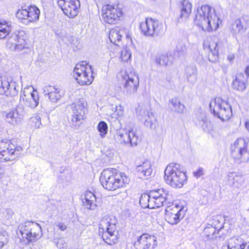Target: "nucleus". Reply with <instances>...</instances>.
<instances>
[{
	"label": "nucleus",
	"instance_id": "37",
	"mask_svg": "<svg viewBox=\"0 0 249 249\" xmlns=\"http://www.w3.org/2000/svg\"><path fill=\"white\" fill-rule=\"evenodd\" d=\"M5 92L2 95L6 96H14L18 94V90L16 89V84L10 78L8 80V84L5 86Z\"/></svg>",
	"mask_w": 249,
	"mask_h": 249
},
{
	"label": "nucleus",
	"instance_id": "44",
	"mask_svg": "<svg viewBox=\"0 0 249 249\" xmlns=\"http://www.w3.org/2000/svg\"><path fill=\"white\" fill-rule=\"evenodd\" d=\"M27 9H19L16 13V17L19 19L27 20Z\"/></svg>",
	"mask_w": 249,
	"mask_h": 249
},
{
	"label": "nucleus",
	"instance_id": "39",
	"mask_svg": "<svg viewBox=\"0 0 249 249\" xmlns=\"http://www.w3.org/2000/svg\"><path fill=\"white\" fill-rule=\"evenodd\" d=\"M150 201L151 191L148 194H145L142 195L140 199V203L143 208H148L151 209Z\"/></svg>",
	"mask_w": 249,
	"mask_h": 249
},
{
	"label": "nucleus",
	"instance_id": "40",
	"mask_svg": "<svg viewBox=\"0 0 249 249\" xmlns=\"http://www.w3.org/2000/svg\"><path fill=\"white\" fill-rule=\"evenodd\" d=\"M171 57H169L167 55L163 54L160 55L156 60V63L161 66H167L171 64L170 60Z\"/></svg>",
	"mask_w": 249,
	"mask_h": 249
},
{
	"label": "nucleus",
	"instance_id": "48",
	"mask_svg": "<svg viewBox=\"0 0 249 249\" xmlns=\"http://www.w3.org/2000/svg\"><path fill=\"white\" fill-rule=\"evenodd\" d=\"M204 174V170L202 168H199L196 171L194 172V176L198 178Z\"/></svg>",
	"mask_w": 249,
	"mask_h": 249
},
{
	"label": "nucleus",
	"instance_id": "1",
	"mask_svg": "<svg viewBox=\"0 0 249 249\" xmlns=\"http://www.w3.org/2000/svg\"><path fill=\"white\" fill-rule=\"evenodd\" d=\"M219 18L214 9L209 5H202L197 10L195 23L204 31L211 32L216 30L219 26Z\"/></svg>",
	"mask_w": 249,
	"mask_h": 249
},
{
	"label": "nucleus",
	"instance_id": "4",
	"mask_svg": "<svg viewBox=\"0 0 249 249\" xmlns=\"http://www.w3.org/2000/svg\"><path fill=\"white\" fill-rule=\"evenodd\" d=\"M165 182L174 188H180L187 180L183 167L177 163L168 165L164 171Z\"/></svg>",
	"mask_w": 249,
	"mask_h": 249
},
{
	"label": "nucleus",
	"instance_id": "28",
	"mask_svg": "<svg viewBox=\"0 0 249 249\" xmlns=\"http://www.w3.org/2000/svg\"><path fill=\"white\" fill-rule=\"evenodd\" d=\"M82 202L84 206L88 210H94L97 207L96 196L90 191H87L85 192Z\"/></svg>",
	"mask_w": 249,
	"mask_h": 249
},
{
	"label": "nucleus",
	"instance_id": "22",
	"mask_svg": "<svg viewBox=\"0 0 249 249\" xmlns=\"http://www.w3.org/2000/svg\"><path fill=\"white\" fill-rule=\"evenodd\" d=\"M25 113L24 107L19 104L14 110L6 114L7 121L13 124L20 123Z\"/></svg>",
	"mask_w": 249,
	"mask_h": 249
},
{
	"label": "nucleus",
	"instance_id": "23",
	"mask_svg": "<svg viewBox=\"0 0 249 249\" xmlns=\"http://www.w3.org/2000/svg\"><path fill=\"white\" fill-rule=\"evenodd\" d=\"M139 119L144 124L151 129H155L157 124V119L152 112L145 108H142L140 111Z\"/></svg>",
	"mask_w": 249,
	"mask_h": 249
},
{
	"label": "nucleus",
	"instance_id": "55",
	"mask_svg": "<svg viewBox=\"0 0 249 249\" xmlns=\"http://www.w3.org/2000/svg\"><path fill=\"white\" fill-rule=\"evenodd\" d=\"M7 213L9 214H13V211L11 210H7Z\"/></svg>",
	"mask_w": 249,
	"mask_h": 249
},
{
	"label": "nucleus",
	"instance_id": "2",
	"mask_svg": "<svg viewBox=\"0 0 249 249\" xmlns=\"http://www.w3.org/2000/svg\"><path fill=\"white\" fill-rule=\"evenodd\" d=\"M11 25L9 22L0 21V39L7 36V43L12 51H21L25 48L26 33L24 31H16L10 36Z\"/></svg>",
	"mask_w": 249,
	"mask_h": 249
},
{
	"label": "nucleus",
	"instance_id": "45",
	"mask_svg": "<svg viewBox=\"0 0 249 249\" xmlns=\"http://www.w3.org/2000/svg\"><path fill=\"white\" fill-rule=\"evenodd\" d=\"M8 242L7 235L5 232L0 231V249H1Z\"/></svg>",
	"mask_w": 249,
	"mask_h": 249
},
{
	"label": "nucleus",
	"instance_id": "35",
	"mask_svg": "<svg viewBox=\"0 0 249 249\" xmlns=\"http://www.w3.org/2000/svg\"><path fill=\"white\" fill-rule=\"evenodd\" d=\"M185 73L189 82L194 84L196 81L197 71L196 66L191 65L186 67Z\"/></svg>",
	"mask_w": 249,
	"mask_h": 249
},
{
	"label": "nucleus",
	"instance_id": "43",
	"mask_svg": "<svg viewBox=\"0 0 249 249\" xmlns=\"http://www.w3.org/2000/svg\"><path fill=\"white\" fill-rule=\"evenodd\" d=\"M9 78L5 76H1L0 77V94H3L5 93V88L6 86L8 84V80Z\"/></svg>",
	"mask_w": 249,
	"mask_h": 249
},
{
	"label": "nucleus",
	"instance_id": "3",
	"mask_svg": "<svg viewBox=\"0 0 249 249\" xmlns=\"http://www.w3.org/2000/svg\"><path fill=\"white\" fill-rule=\"evenodd\" d=\"M100 180L103 187L108 190H115L128 183L129 179L124 173L114 169H106L102 172Z\"/></svg>",
	"mask_w": 249,
	"mask_h": 249
},
{
	"label": "nucleus",
	"instance_id": "32",
	"mask_svg": "<svg viewBox=\"0 0 249 249\" xmlns=\"http://www.w3.org/2000/svg\"><path fill=\"white\" fill-rule=\"evenodd\" d=\"M124 32V30L119 27L111 29L109 33L110 41L116 45H118L117 43L120 41Z\"/></svg>",
	"mask_w": 249,
	"mask_h": 249
},
{
	"label": "nucleus",
	"instance_id": "20",
	"mask_svg": "<svg viewBox=\"0 0 249 249\" xmlns=\"http://www.w3.org/2000/svg\"><path fill=\"white\" fill-rule=\"evenodd\" d=\"M157 244V238L153 235L143 234L140 236L134 243L137 249H151Z\"/></svg>",
	"mask_w": 249,
	"mask_h": 249
},
{
	"label": "nucleus",
	"instance_id": "30",
	"mask_svg": "<svg viewBox=\"0 0 249 249\" xmlns=\"http://www.w3.org/2000/svg\"><path fill=\"white\" fill-rule=\"evenodd\" d=\"M136 170L141 178L147 177L151 175L152 169L149 161L145 160L142 164L136 167Z\"/></svg>",
	"mask_w": 249,
	"mask_h": 249
},
{
	"label": "nucleus",
	"instance_id": "17",
	"mask_svg": "<svg viewBox=\"0 0 249 249\" xmlns=\"http://www.w3.org/2000/svg\"><path fill=\"white\" fill-rule=\"evenodd\" d=\"M57 4L64 13L69 18H74L78 13L80 2L78 0H58Z\"/></svg>",
	"mask_w": 249,
	"mask_h": 249
},
{
	"label": "nucleus",
	"instance_id": "7",
	"mask_svg": "<svg viewBox=\"0 0 249 249\" xmlns=\"http://www.w3.org/2000/svg\"><path fill=\"white\" fill-rule=\"evenodd\" d=\"M231 156L238 163L249 160V142L238 139L231 146Z\"/></svg>",
	"mask_w": 249,
	"mask_h": 249
},
{
	"label": "nucleus",
	"instance_id": "33",
	"mask_svg": "<svg viewBox=\"0 0 249 249\" xmlns=\"http://www.w3.org/2000/svg\"><path fill=\"white\" fill-rule=\"evenodd\" d=\"M196 121L197 126L201 127L204 131L210 132L212 128L211 123L207 119L205 114H201Z\"/></svg>",
	"mask_w": 249,
	"mask_h": 249
},
{
	"label": "nucleus",
	"instance_id": "54",
	"mask_svg": "<svg viewBox=\"0 0 249 249\" xmlns=\"http://www.w3.org/2000/svg\"><path fill=\"white\" fill-rule=\"evenodd\" d=\"M177 49L178 51H180V52L182 51L183 52L184 51V50H185V47H184L183 48H181V50H180L178 49V47L177 46Z\"/></svg>",
	"mask_w": 249,
	"mask_h": 249
},
{
	"label": "nucleus",
	"instance_id": "51",
	"mask_svg": "<svg viewBox=\"0 0 249 249\" xmlns=\"http://www.w3.org/2000/svg\"><path fill=\"white\" fill-rule=\"evenodd\" d=\"M245 73L246 74L245 77H247V79L249 77V65L247 66L245 70Z\"/></svg>",
	"mask_w": 249,
	"mask_h": 249
},
{
	"label": "nucleus",
	"instance_id": "13",
	"mask_svg": "<svg viewBox=\"0 0 249 249\" xmlns=\"http://www.w3.org/2000/svg\"><path fill=\"white\" fill-rule=\"evenodd\" d=\"M71 106L72 110L71 123L75 126H79L88 111V104L84 99L81 98L73 103Z\"/></svg>",
	"mask_w": 249,
	"mask_h": 249
},
{
	"label": "nucleus",
	"instance_id": "26",
	"mask_svg": "<svg viewBox=\"0 0 249 249\" xmlns=\"http://www.w3.org/2000/svg\"><path fill=\"white\" fill-rule=\"evenodd\" d=\"M248 17H244L235 20L232 24L231 30L234 34L244 32L249 26Z\"/></svg>",
	"mask_w": 249,
	"mask_h": 249
},
{
	"label": "nucleus",
	"instance_id": "21",
	"mask_svg": "<svg viewBox=\"0 0 249 249\" xmlns=\"http://www.w3.org/2000/svg\"><path fill=\"white\" fill-rule=\"evenodd\" d=\"M20 102L31 108H35L39 104V97L36 90L28 92L24 89L20 95Z\"/></svg>",
	"mask_w": 249,
	"mask_h": 249
},
{
	"label": "nucleus",
	"instance_id": "47",
	"mask_svg": "<svg viewBox=\"0 0 249 249\" xmlns=\"http://www.w3.org/2000/svg\"><path fill=\"white\" fill-rule=\"evenodd\" d=\"M55 225L61 231H65L67 229V226L63 222H57Z\"/></svg>",
	"mask_w": 249,
	"mask_h": 249
},
{
	"label": "nucleus",
	"instance_id": "9",
	"mask_svg": "<svg viewBox=\"0 0 249 249\" xmlns=\"http://www.w3.org/2000/svg\"><path fill=\"white\" fill-rule=\"evenodd\" d=\"M91 67L86 64L78 63L73 70V76L81 85H89L93 80Z\"/></svg>",
	"mask_w": 249,
	"mask_h": 249
},
{
	"label": "nucleus",
	"instance_id": "31",
	"mask_svg": "<svg viewBox=\"0 0 249 249\" xmlns=\"http://www.w3.org/2000/svg\"><path fill=\"white\" fill-rule=\"evenodd\" d=\"M168 106L172 112L178 114H182L185 108L184 104H182L177 98L170 99L169 101Z\"/></svg>",
	"mask_w": 249,
	"mask_h": 249
},
{
	"label": "nucleus",
	"instance_id": "15",
	"mask_svg": "<svg viewBox=\"0 0 249 249\" xmlns=\"http://www.w3.org/2000/svg\"><path fill=\"white\" fill-rule=\"evenodd\" d=\"M114 138L118 142L130 144L132 146H136L140 141L136 132L132 129H120L117 131Z\"/></svg>",
	"mask_w": 249,
	"mask_h": 249
},
{
	"label": "nucleus",
	"instance_id": "27",
	"mask_svg": "<svg viewBox=\"0 0 249 249\" xmlns=\"http://www.w3.org/2000/svg\"><path fill=\"white\" fill-rule=\"evenodd\" d=\"M247 81V77L243 73H238L235 75L232 81V88L234 90L243 91L246 88V84Z\"/></svg>",
	"mask_w": 249,
	"mask_h": 249
},
{
	"label": "nucleus",
	"instance_id": "49",
	"mask_svg": "<svg viewBox=\"0 0 249 249\" xmlns=\"http://www.w3.org/2000/svg\"><path fill=\"white\" fill-rule=\"evenodd\" d=\"M234 58L235 55L233 53H230L227 56V60L231 64L233 63Z\"/></svg>",
	"mask_w": 249,
	"mask_h": 249
},
{
	"label": "nucleus",
	"instance_id": "10",
	"mask_svg": "<svg viewBox=\"0 0 249 249\" xmlns=\"http://www.w3.org/2000/svg\"><path fill=\"white\" fill-rule=\"evenodd\" d=\"M141 32L145 36H158L164 32L163 24L159 20L147 18L140 23Z\"/></svg>",
	"mask_w": 249,
	"mask_h": 249
},
{
	"label": "nucleus",
	"instance_id": "5",
	"mask_svg": "<svg viewBox=\"0 0 249 249\" xmlns=\"http://www.w3.org/2000/svg\"><path fill=\"white\" fill-rule=\"evenodd\" d=\"M116 219L112 216L105 215L99 224V232H102L103 240L108 244L111 245L118 241V232L116 231Z\"/></svg>",
	"mask_w": 249,
	"mask_h": 249
},
{
	"label": "nucleus",
	"instance_id": "38",
	"mask_svg": "<svg viewBox=\"0 0 249 249\" xmlns=\"http://www.w3.org/2000/svg\"><path fill=\"white\" fill-rule=\"evenodd\" d=\"M222 228L221 226L216 227L212 225H208L203 230V235L208 239L213 237V235L217 232L218 233L219 230Z\"/></svg>",
	"mask_w": 249,
	"mask_h": 249
},
{
	"label": "nucleus",
	"instance_id": "52",
	"mask_svg": "<svg viewBox=\"0 0 249 249\" xmlns=\"http://www.w3.org/2000/svg\"><path fill=\"white\" fill-rule=\"evenodd\" d=\"M4 173V170L3 168L0 166V177L3 175Z\"/></svg>",
	"mask_w": 249,
	"mask_h": 249
},
{
	"label": "nucleus",
	"instance_id": "50",
	"mask_svg": "<svg viewBox=\"0 0 249 249\" xmlns=\"http://www.w3.org/2000/svg\"><path fill=\"white\" fill-rule=\"evenodd\" d=\"M116 111L119 115H123L124 112V108L121 106L116 107Z\"/></svg>",
	"mask_w": 249,
	"mask_h": 249
},
{
	"label": "nucleus",
	"instance_id": "36",
	"mask_svg": "<svg viewBox=\"0 0 249 249\" xmlns=\"http://www.w3.org/2000/svg\"><path fill=\"white\" fill-rule=\"evenodd\" d=\"M39 14V10L36 6H30L27 9V22H30L37 20Z\"/></svg>",
	"mask_w": 249,
	"mask_h": 249
},
{
	"label": "nucleus",
	"instance_id": "29",
	"mask_svg": "<svg viewBox=\"0 0 249 249\" xmlns=\"http://www.w3.org/2000/svg\"><path fill=\"white\" fill-rule=\"evenodd\" d=\"M227 246L233 249H249V242H245L240 237H233L229 239Z\"/></svg>",
	"mask_w": 249,
	"mask_h": 249
},
{
	"label": "nucleus",
	"instance_id": "16",
	"mask_svg": "<svg viewBox=\"0 0 249 249\" xmlns=\"http://www.w3.org/2000/svg\"><path fill=\"white\" fill-rule=\"evenodd\" d=\"M171 197L168 191L163 188L151 191V209L162 206L166 201L170 200Z\"/></svg>",
	"mask_w": 249,
	"mask_h": 249
},
{
	"label": "nucleus",
	"instance_id": "18",
	"mask_svg": "<svg viewBox=\"0 0 249 249\" xmlns=\"http://www.w3.org/2000/svg\"><path fill=\"white\" fill-rule=\"evenodd\" d=\"M184 215L185 211L177 205L168 207L165 211V220L173 225L178 223Z\"/></svg>",
	"mask_w": 249,
	"mask_h": 249
},
{
	"label": "nucleus",
	"instance_id": "53",
	"mask_svg": "<svg viewBox=\"0 0 249 249\" xmlns=\"http://www.w3.org/2000/svg\"><path fill=\"white\" fill-rule=\"evenodd\" d=\"M245 125H246V128L249 131V122H246V124H245Z\"/></svg>",
	"mask_w": 249,
	"mask_h": 249
},
{
	"label": "nucleus",
	"instance_id": "19",
	"mask_svg": "<svg viewBox=\"0 0 249 249\" xmlns=\"http://www.w3.org/2000/svg\"><path fill=\"white\" fill-rule=\"evenodd\" d=\"M203 46L205 49L208 48L211 51L208 55L209 61L212 62H216L218 59L219 52L223 47L222 42L210 38L207 42H204Z\"/></svg>",
	"mask_w": 249,
	"mask_h": 249
},
{
	"label": "nucleus",
	"instance_id": "42",
	"mask_svg": "<svg viewBox=\"0 0 249 249\" xmlns=\"http://www.w3.org/2000/svg\"><path fill=\"white\" fill-rule=\"evenodd\" d=\"M131 52L130 50L127 48L124 49L121 53L120 58L122 61L128 62L131 58Z\"/></svg>",
	"mask_w": 249,
	"mask_h": 249
},
{
	"label": "nucleus",
	"instance_id": "6",
	"mask_svg": "<svg viewBox=\"0 0 249 249\" xmlns=\"http://www.w3.org/2000/svg\"><path fill=\"white\" fill-rule=\"evenodd\" d=\"M20 239L24 241L32 242L39 239L42 236L41 228L39 224L34 222L27 221L18 226ZM19 237V234H18Z\"/></svg>",
	"mask_w": 249,
	"mask_h": 249
},
{
	"label": "nucleus",
	"instance_id": "8",
	"mask_svg": "<svg viewBox=\"0 0 249 249\" xmlns=\"http://www.w3.org/2000/svg\"><path fill=\"white\" fill-rule=\"evenodd\" d=\"M210 108L214 115L222 121L228 120L232 116L231 106L227 101L220 97L216 98L211 102Z\"/></svg>",
	"mask_w": 249,
	"mask_h": 249
},
{
	"label": "nucleus",
	"instance_id": "25",
	"mask_svg": "<svg viewBox=\"0 0 249 249\" xmlns=\"http://www.w3.org/2000/svg\"><path fill=\"white\" fill-rule=\"evenodd\" d=\"M228 181L229 185L234 188L241 189L245 185V177L234 172L229 173Z\"/></svg>",
	"mask_w": 249,
	"mask_h": 249
},
{
	"label": "nucleus",
	"instance_id": "24",
	"mask_svg": "<svg viewBox=\"0 0 249 249\" xmlns=\"http://www.w3.org/2000/svg\"><path fill=\"white\" fill-rule=\"evenodd\" d=\"M43 93L47 96L50 101L55 103L63 95V91L55 86H46L43 88Z\"/></svg>",
	"mask_w": 249,
	"mask_h": 249
},
{
	"label": "nucleus",
	"instance_id": "41",
	"mask_svg": "<svg viewBox=\"0 0 249 249\" xmlns=\"http://www.w3.org/2000/svg\"><path fill=\"white\" fill-rule=\"evenodd\" d=\"M97 129L100 133L101 137L104 138L108 131V126L107 123L104 121H101L98 124Z\"/></svg>",
	"mask_w": 249,
	"mask_h": 249
},
{
	"label": "nucleus",
	"instance_id": "34",
	"mask_svg": "<svg viewBox=\"0 0 249 249\" xmlns=\"http://www.w3.org/2000/svg\"><path fill=\"white\" fill-rule=\"evenodd\" d=\"M192 5L187 0H183L181 2L180 15L181 18H187L192 12Z\"/></svg>",
	"mask_w": 249,
	"mask_h": 249
},
{
	"label": "nucleus",
	"instance_id": "12",
	"mask_svg": "<svg viewBox=\"0 0 249 249\" xmlns=\"http://www.w3.org/2000/svg\"><path fill=\"white\" fill-rule=\"evenodd\" d=\"M21 150V147H16L10 141H0V161L15 160Z\"/></svg>",
	"mask_w": 249,
	"mask_h": 249
},
{
	"label": "nucleus",
	"instance_id": "11",
	"mask_svg": "<svg viewBox=\"0 0 249 249\" xmlns=\"http://www.w3.org/2000/svg\"><path fill=\"white\" fill-rule=\"evenodd\" d=\"M123 15L122 10L118 5L106 4L101 10V17L104 22L109 24L117 23Z\"/></svg>",
	"mask_w": 249,
	"mask_h": 249
},
{
	"label": "nucleus",
	"instance_id": "46",
	"mask_svg": "<svg viewBox=\"0 0 249 249\" xmlns=\"http://www.w3.org/2000/svg\"><path fill=\"white\" fill-rule=\"evenodd\" d=\"M31 121L33 123H35V126L36 128H40V125H41V118L39 116L36 115L35 116L32 117L31 118Z\"/></svg>",
	"mask_w": 249,
	"mask_h": 249
},
{
	"label": "nucleus",
	"instance_id": "14",
	"mask_svg": "<svg viewBox=\"0 0 249 249\" xmlns=\"http://www.w3.org/2000/svg\"><path fill=\"white\" fill-rule=\"evenodd\" d=\"M124 82V88L128 94L135 93L139 86V78L135 71L121 73Z\"/></svg>",
	"mask_w": 249,
	"mask_h": 249
}]
</instances>
